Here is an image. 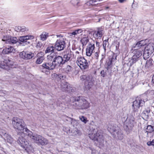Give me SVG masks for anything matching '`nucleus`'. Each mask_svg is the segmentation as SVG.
<instances>
[{"label": "nucleus", "mask_w": 154, "mask_h": 154, "mask_svg": "<svg viewBox=\"0 0 154 154\" xmlns=\"http://www.w3.org/2000/svg\"><path fill=\"white\" fill-rule=\"evenodd\" d=\"M12 61L9 59L4 60L0 63V67L3 69H7L8 66L12 64Z\"/></svg>", "instance_id": "obj_17"}, {"label": "nucleus", "mask_w": 154, "mask_h": 154, "mask_svg": "<svg viewBox=\"0 0 154 154\" xmlns=\"http://www.w3.org/2000/svg\"><path fill=\"white\" fill-rule=\"evenodd\" d=\"M15 31H16L17 32H23L25 31H26V30H27V28H26V27L24 26H18L17 27H16L15 28Z\"/></svg>", "instance_id": "obj_31"}, {"label": "nucleus", "mask_w": 154, "mask_h": 154, "mask_svg": "<svg viewBox=\"0 0 154 154\" xmlns=\"http://www.w3.org/2000/svg\"><path fill=\"white\" fill-rule=\"evenodd\" d=\"M152 54L150 53L149 51L146 50L144 49V53L143 54V57L144 59L146 60L148 58L150 55Z\"/></svg>", "instance_id": "obj_33"}, {"label": "nucleus", "mask_w": 154, "mask_h": 154, "mask_svg": "<svg viewBox=\"0 0 154 154\" xmlns=\"http://www.w3.org/2000/svg\"><path fill=\"white\" fill-rule=\"evenodd\" d=\"M146 136L148 137H152L154 133V127L151 125H148L144 130Z\"/></svg>", "instance_id": "obj_15"}, {"label": "nucleus", "mask_w": 154, "mask_h": 154, "mask_svg": "<svg viewBox=\"0 0 154 154\" xmlns=\"http://www.w3.org/2000/svg\"><path fill=\"white\" fill-rule=\"evenodd\" d=\"M42 46V44L41 42H39L37 45V47L38 48H40Z\"/></svg>", "instance_id": "obj_45"}, {"label": "nucleus", "mask_w": 154, "mask_h": 154, "mask_svg": "<svg viewBox=\"0 0 154 154\" xmlns=\"http://www.w3.org/2000/svg\"><path fill=\"white\" fill-rule=\"evenodd\" d=\"M108 42L106 40H105L103 42V46H106L107 44L108 43Z\"/></svg>", "instance_id": "obj_46"}, {"label": "nucleus", "mask_w": 154, "mask_h": 154, "mask_svg": "<svg viewBox=\"0 0 154 154\" xmlns=\"http://www.w3.org/2000/svg\"><path fill=\"white\" fill-rule=\"evenodd\" d=\"M15 51V49L13 47L8 46L3 49L2 53L4 54H8L12 52H14Z\"/></svg>", "instance_id": "obj_22"}, {"label": "nucleus", "mask_w": 154, "mask_h": 154, "mask_svg": "<svg viewBox=\"0 0 154 154\" xmlns=\"http://www.w3.org/2000/svg\"><path fill=\"white\" fill-rule=\"evenodd\" d=\"M89 41V38L88 36H85L81 39V42L83 45V46H85Z\"/></svg>", "instance_id": "obj_32"}, {"label": "nucleus", "mask_w": 154, "mask_h": 154, "mask_svg": "<svg viewBox=\"0 0 154 154\" xmlns=\"http://www.w3.org/2000/svg\"><path fill=\"white\" fill-rule=\"evenodd\" d=\"M57 37V40L54 45L55 49L58 51H61L64 50L66 48V40L62 35H55Z\"/></svg>", "instance_id": "obj_8"}, {"label": "nucleus", "mask_w": 154, "mask_h": 154, "mask_svg": "<svg viewBox=\"0 0 154 154\" xmlns=\"http://www.w3.org/2000/svg\"><path fill=\"white\" fill-rule=\"evenodd\" d=\"M147 100V96L145 94L141 95L137 97L132 105L134 112H137L139 114L138 109L140 107L143 106L145 102Z\"/></svg>", "instance_id": "obj_6"}, {"label": "nucleus", "mask_w": 154, "mask_h": 154, "mask_svg": "<svg viewBox=\"0 0 154 154\" xmlns=\"http://www.w3.org/2000/svg\"><path fill=\"white\" fill-rule=\"evenodd\" d=\"M28 136L34 143L38 145H45L48 143V140L43 137L37 134H33L32 132L29 130H27Z\"/></svg>", "instance_id": "obj_5"}, {"label": "nucleus", "mask_w": 154, "mask_h": 154, "mask_svg": "<svg viewBox=\"0 0 154 154\" xmlns=\"http://www.w3.org/2000/svg\"><path fill=\"white\" fill-rule=\"evenodd\" d=\"M27 130H29L26 128L25 129L24 131L21 132H19L18 133V135H19L17 140L18 143L22 147L25 148L26 150L32 151L33 150L32 147L31 145L30 144H29L25 138H24V136L26 137L27 138L29 137L28 136L27 133Z\"/></svg>", "instance_id": "obj_3"}, {"label": "nucleus", "mask_w": 154, "mask_h": 154, "mask_svg": "<svg viewBox=\"0 0 154 154\" xmlns=\"http://www.w3.org/2000/svg\"><path fill=\"white\" fill-rule=\"evenodd\" d=\"M2 41L5 42L7 44H14L18 41V39L16 37H11L9 36H4Z\"/></svg>", "instance_id": "obj_14"}, {"label": "nucleus", "mask_w": 154, "mask_h": 154, "mask_svg": "<svg viewBox=\"0 0 154 154\" xmlns=\"http://www.w3.org/2000/svg\"><path fill=\"white\" fill-rule=\"evenodd\" d=\"M54 49L55 48L54 47V46H49L47 48L45 51V52L46 53L53 52Z\"/></svg>", "instance_id": "obj_34"}, {"label": "nucleus", "mask_w": 154, "mask_h": 154, "mask_svg": "<svg viewBox=\"0 0 154 154\" xmlns=\"http://www.w3.org/2000/svg\"><path fill=\"white\" fill-rule=\"evenodd\" d=\"M126 0H118L119 2L121 3L123 2L124 1H125Z\"/></svg>", "instance_id": "obj_49"}, {"label": "nucleus", "mask_w": 154, "mask_h": 154, "mask_svg": "<svg viewBox=\"0 0 154 154\" xmlns=\"http://www.w3.org/2000/svg\"><path fill=\"white\" fill-rule=\"evenodd\" d=\"M42 67L43 68V70L44 69H47L45 71V72H47V74H48L50 72L49 71H48V70H53L55 68L54 66L53 65L52 62H48L46 63H45L42 64Z\"/></svg>", "instance_id": "obj_16"}, {"label": "nucleus", "mask_w": 154, "mask_h": 154, "mask_svg": "<svg viewBox=\"0 0 154 154\" xmlns=\"http://www.w3.org/2000/svg\"><path fill=\"white\" fill-rule=\"evenodd\" d=\"M103 48L105 50L106 46H103Z\"/></svg>", "instance_id": "obj_52"}, {"label": "nucleus", "mask_w": 154, "mask_h": 154, "mask_svg": "<svg viewBox=\"0 0 154 154\" xmlns=\"http://www.w3.org/2000/svg\"><path fill=\"white\" fill-rule=\"evenodd\" d=\"M133 4H134V3H133L132 6H133Z\"/></svg>", "instance_id": "obj_56"}, {"label": "nucleus", "mask_w": 154, "mask_h": 154, "mask_svg": "<svg viewBox=\"0 0 154 154\" xmlns=\"http://www.w3.org/2000/svg\"><path fill=\"white\" fill-rule=\"evenodd\" d=\"M99 54L97 52H95L94 54V57L96 59H97L98 57Z\"/></svg>", "instance_id": "obj_44"}, {"label": "nucleus", "mask_w": 154, "mask_h": 154, "mask_svg": "<svg viewBox=\"0 0 154 154\" xmlns=\"http://www.w3.org/2000/svg\"><path fill=\"white\" fill-rule=\"evenodd\" d=\"M144 49L152 53L154 50V44L152 43H149L145 47Z\"/></svg>", "instance_id": "obj_25"}, {"label": "nucleus", "mask_w": 154, "mask_h": 154, "mask_svg": "<svg viewBox=\"0 0 154 154\" xmlns=\"http://www.w3.org/2000/svg\"><path fill=\"white\" fill-rule=\"evenodd\" d=\"M34 56V54L31 52L23 51L19 54L20 57L26 60L31 59L33 58Z\"/></svg>", "instance_id": "obj_13"}, {"label": "nucleus", "mask_w": 154, "mask_h": 154, "mask_svg": "<svg viewBox=\"0 0 154 154\" xmlns=\"http://www.w3.org/2000/svg\"><path fill=\"white\" fill-rule=\"evenodd\" d=\"M71 51H68L65 54L63 57L56 55L54 54H51L47 56L48 59L52 60V63L55 68L61 66L68 61L71 57Z\"/></svg>", "instance_id": "obj_1"}, {"label": "nucleus", "mask_w": 154, "mask_h": 154, "mask_svg": "<svg viewBox=\"0 0 154 154\" xmlns=\"http://www.w3.org/2000/svg\"><path fill=\"white\" fill-rule=\"evenodd\" d=\"M103 28L102 27L97 28V30L94 31V37L97 39H100L103 34Z\"/></svg>", "instance_id": "obj_19"}, {"label": "nucleus", "mask_w": 154, "mask_h": 154, "mask_svg": "<svg viewBox=\"0 0 154 154\" xmlns=\"http://www.w3.org/2000/svg\"><path fill=\"white\" fill-rule=\"evenodd\" d=\"M99 0H91L89 1L87 3V4L88 5H91L92 6H94L95 5L94 4H93L94 2H96L97 1H100Z\"/></svg>", "instance_id": "obj_38"}, {"label": "nucleus", "mask_w": 154, "mask_h": 154, "mask_svg": "<svg viewBox=\"0 0 154 154\" xmlns=\"http://www.w3.org/2000/svg\"><path fill=\"white\" fill-rule=\"evenodd\" d=\"M125 118H122V121H123V120H125Z\"/></svg>", "instance_id": "obj_53"}, {"label": "nucleus", "mask_w": 154, "mask_h": 154, "mask_svg": "<svg viewBox=\"0 0 154 154\" xmlns=\"http://www.w3.org/2000/svg\"><path fill=\"white\" fill-rule=\"evenodd\" d=\"M76 62L78 65L80 67L81 69H87L88 67V63L83 57H78Z\"/></svg>", "instance_id": "obj_12"}, {"label": "nucleus", "mask_w": 154, "mask_h": 154, "mask_svg": "<svg viewBox=\"0 0 154 154\" xmlns=\"http://www.w3.org/2000/svg\"><path fill=\"white\" fill-rule=\"evenodd\" d=\"M5 138L7 142L10 143H11L13 142V138L11 137L10 135L7 134L5 137Z\"/></svg>", "instance_id": "obj_35"}, {"label": "nucleus", "mask_w": 154, "mask_h": 154, "mask_svg": "<svg viewBox=\"0 0 154 154\" xmlns=\"http://www.w3.org/2000/svg\"><path fill=\"white\" fill-rule=\"evenodd\" d=\"M147 144L149 146H154V139L152 140V141L148 142Z\"/></svg>", "instance_id": "obj_43"}, {"label": "nucleus", "mask_w": 154, "mask_h": 154, "mask_svg": "<svg viewBox=\"0 0 154 154\" xmlns=\"http://www.w3.org/2000/svg\"><path fill=\"white\" fill-rule=\"evenodd\" d=\"M73 70V68L71 66L69 65H66L63 69V70L67 74H70L72 72Z\"/></svg>", "instance_id": "obj_26"}, {"label": "nucleus", "mask_w": 154, "mask_h": 154, "mask_svg": "<svg viewBox=\"0 0 154 154\" xmlns=\"http://www.w3.org/2000/svg\"><path fill=\"white\" fill-rule=\"evenodd\" d=\"M76 53H79V52H78V51H76Z\"/></svg>", "instance_id": "obj_55"}, {"label": "nucleus", "mask_w": 154, "mask_h": 154, "mask_svg": "<svg viewBox=\"0 0 154 154\" xmlns=\"http://www.w3.org/2000/svg\"><path fill=\"white\" fill-rule=\"evenodd\" d=\"M79 119H80L85 124H86L88 120L85 117L83 116H81L79 117Z\"/></svg>", "instance_id": "obj_37"}, {"label": "nucleus", "mask_w": 154, "mask_h": 154, "mask_svg": "<svg viewBox=\"0 0 154 154\" xmlns=\"http://www.w3.org/2000/svg\"><path fill=\"white\" fill-rule=\"evenodd\" d=\"M33 38L34 36L32 35H26L20 37L19 38V40L20 42L25 43L26 44H28L30 43L29 41Z\"/></svg>", "instance_id": "obj_20"}, {"label": "nucleus", "mask_w": 154, "mask_h": 154, "mask_svg": "<svg viewBox=\"0 0 154 154\" xmlns=\"http://www.w3.org/2000/svg\"><path fill=\"white\" fill-rule=\"evenodd\" d=\"M150 110L149 109L145 110L143 112V115H144L145 116H148V114L150 112Z\"/></svg>", "instance_id": "obj_41"}, {"label": "nucleus", "mask_w": 154, "mask_h": 154, "mask_svg": "<svg viewBox=\"0 0 154 154\" xmlns=\"http://www.w3.org/2000/svg\"><path fill=\"white\" fill-rule=\"evenodd\" d=\"M116 59V58H112V59L110 61V64H112V61L113 60H115Z\"/></svg>", "instance_id": "obj_48"}, {"label": "nucleus", "mask_w": 154, "mask_h": 154, "mask_svg": "<svg viewBox=\"0 0 154 154\" xmlns=\"http://www.w3.org/2000/svg\"><path fill=\"white\" fill-rule=\"evenodd\" d=\"M49 36L48 33L46 32H43L40 35V40L42 41L46 40L47 38Z\"/></svg>", "instance_id": "obj_27"}, {"label": "nucleus", "mask_w": 154, "mask_h": 154, "mask_svg": "<svg viewBox=\"0 0 154 154\" xmlns=\"http://www.w3.org/2000/svg\"><path fill=\"white\" fill-rule=\"evenodd\" d=\"M131 51L134 54L131 59L130 61V64L131 65L133 64L137 61L139 58L142 56V51L138 49H134Z\"/></svg>", "instance_id": "obj_11"}, {"label": "nucleus", "mask_w": 154, "mask_h": 154, "mask_svg": "<svg viewBox=\"0 0 154 154\" xmlns=\"http://www.w3.org/2000/svg\"><path fill=\"white\" fill-rule=\"evenodd\" d=\"M118 127L114 125H109L108 127V130L110 132H116L117 129H118Z\"/></svg>", "instance_id": "obj_29"}, {"label": "nucleus", "mask_w": 154, "mask_h": 154, "mask_svg": "<svg viewBox=\"0 0 154 154\" xmlns=\"http://www.w3.org/2000/svg\"><path fill=\"white\" fill-rule=\"evenodd\" d=\"M43 54L42 52H40L38 53L37 54V58L35 62L36 64H39L43 62L45 59Z\"/></svg>", "instance_id": "obj_24"}, {"label": "nucleus", "mask_w": 154, "mask_h": 154, "mask_svg": "<svg viewBox=\"0 0 154 154\" xmlns=\"http://www.w3.org/2000/svg\"><path fill=\"white\" fill-rule=\"evenodd\" d=\"M101 76L103 77H105L107 75V71L104 70H102L100 72Z\"/></svg>", "instance_id": "obj_40"}, {"label": "nucleus", "mask_w": 154, "mask_h": 154, "mask_svg": "<svg viewBox=\"0 0 154 154\" xmlns=\"http://www.w3.org/2000/svg\"><path fill=\"white\" fill-rule=\"evenodd\" d=\"M54 76H55L56 77H58L60 79L63 80L64 79L66 78V75L62 74H59V75H57V74H54Z\"/></svg>", "instance_id": "obj_36"}, {"label": "nucleus", "mask_w": 154, "mask_h": 154, "mask_svg": "<svg viewBox=\"0 0 154 154\" xmlns=\"http://www.w3.org/2000/svg\"><path fill=\"white\" fill-rule=\"evenodd\" d=\"M71 104L76 108L85 109L90 106V103L82 97H72L70 100Z\"/></svg>", "instance_id": "obj_2"}, {"label": "nucleus", "mask_w": 154, "mask_h": 154, "mask_svg": "<svg viewBox=\"0 0 154 154\" xmlns=\"http://www.w3.org/2000/svg\"><path fill=\"white\" fill-rule=\"evenodd\" d=\"M61 88L63 91H67L69 92H73L74 91L72 87L69 86V84L66 82L61 83Z\"/></svg>", "instance_id": "obj_18"}, {"label": "nucleus", "mask_w": 154, "mask_h": 154, "mask_svg": "<svg viewBox=\"0 0 154 154\" xmlns=\"http://www.w3.org/2000/svg\"><path fill=\"white\" fill-rule=\"evenodd\" d=\"M79 2V0H71V2L75 6H77Z\"/></svg>", "instance_id": "obj_39"}, {"label": "nucleus", "mask_w": 154, "mask_h": 154, "mask_svg": "<svg viewBox=\"0 0 154 154\" xmlns=\"http://www.w3.org/2000/svg\"><path fill=\"white\" fill-rule=\"evenodd\" d=\"M150 61L151 62V60H149V61H148V60H147V61H146V63H148V62H149Z\"/></svg>", "instance_id": "obj_51"}, {"label": "nucleus", "mask_w": 154, "mask_h": 154, "mask_svg": "<svg viewBox=\"0 0 154 154\" xmlns=\"http://www.w3.org/2000/svg\"><path fill=\"white\" fill-rule=\"evenodd\" d=\"M146 40H142L138 42L136 44H134L132 46L131 51H132L134 48H140L141 47L146 45Z\"/></svg>", "instance_id": "obj_23"}, {"label": "nucleus", "mask_w": 154, "mask_h": 154, "mask_svg": "<svg viewBox=\"0 0 154 154\" xmlns=\"http://www.w3.org/2000/svg\"><path fill=\"white\" fill-rule=\"evenodd\" d=\"M82 31L83 30L81 29H76L72 32L70 33H69V35L71 36L75 37V35L81 33Z\"/></svg>", "instance_id": "obj_28"}, {"label": "nucleus", "mask_w": 154, "mask_h": 154, "mask_svg": "<svg viewBox=\"0 0 154 154\" xmlns=\"http://www.w3.org/2000/svg\"><path fill=\"white\" fill-rule=\"evenodd\" d=\"M88 135L91 139L94 141H97L101 147L103 146V137L97 128L90 129Z\"/></svg>", "instance_id": "obj_4"}, {"label": "nucleus", "mask_w": 154, "mask_h": 154, "mask_svg": "<svg viewBox=\"0 0 154 154\" xmlns=\"http://www.w3.org/2000/svg\"><path fill=\"white\" fill-rule=\"evenodd\" d=\"M117 137L119 140H121L123 138V135L122 130L120 129H118V131L116 132Z\"/></svg>", "instance_id": "obj_30"}, {"label": "nucleus", "mask_w": 154, "mask_h": 154, "mask_svg": "<svg viewBox=\"0 0 154 154\" xmlns=\"http://www.w3.org/2000/svg\"><path fill=\"white\" fill-rule=\"evenodd\" d=\"M80 79L82 81H86L88 83L85 85V88L87 90H89L93 85L94 80L91 76L88 75H83L80 77Z\"/></svg>", "instance_id": "obj_10"}, {"label": "nucleus", "mask_w": 154, "mask_h": 154, "mask_svg": "<svg viewBox=\"0 0 154 154\" xmlns=\"http://www.w3.org/2000/svg\"><path fill=\"white\" fill-rule=\"evenodd\" d=\"M135 123L134 117L132 115L128 116L124 122L125 129L126 131L131 130Z\"/></svg>", "instance_id": "obj_9"}, {"label": "nucleus", "mask_w": 154, "mask_h": 154, "mask_svg": "<svg viewBox=\"0 0 154 154\" xmlns=\"http://www.w3.org/2000/svg\"><path fill=\"white\" fill-rule=\"evenodd\" d=\"M152 83L154 84V75H153V76L152 77Z\"/></svg>", "instance_id": "obj_50"}, {"label": "nucleus", "mask_w": 154, "mask_h": 154, "mask_svg": "<svg viewBox=\"0 0 154 154\" xmlns=\"http://www.w3.org/2000/svg\"><path fill=\"white\" fill-rule=\"evenodd\" d=\"M96 45L98 47H99V46L100 45V43L99 42H98L97 41L96 42Z\"/></svg>", "instance_id": "obj_47"}, {"label": "nucleus", "mask_w": 154, "mask_h": 154, "mask_svg": "<svg viewBox=\"0 0 154 154\" xmlns=\"http://www.w3.org/2000/svg\"><path fill=\"white\" fill-rule=\"evenodd\" d=\"M6 134V132L5 130L3 129H0V135L2 137L3 135L5 137V136Z\"/></svg>", "instance_id": "obj_42"}, {"label": "nucleus", "mask_w": 154, "mask_h": 154, "mask_svg": "<svg viewBox=\"0 0 154 154\" xmlns=\"http://www.w3.org/2000/svg\"><path fill=\"white\" fill-rule=\"evenodd\" d=\"M94 48V43H89L86 49V54L87 56H90L91 55Z\"/></svg>", "instance_id": "obj_21"}, {"label": "nucleus", "mask_w": 154, "mask_h": 154, "mask_svg": "<svg viewBox=\"0 0 154 154\" xmlns=\"http://www.w3.org/2000/svg\"><path fill=\"white\" fill-rule=\"evenodd\" d=\"M12 124L14 129L18 132L24 131L26 128H24V122L23 121L17 117H14L12 120Z\"/></svg>", "instance_id": "obj_7"}, {"label": "nucleus", "mask_w": 154, "mask_h": 154, "mask_svg": "<svg viewBox=\"0 0 154 154\" xmlns=\"http://www.w3.org/2000/svg\"><path fill=\"white\" fill-rule=\"evenodd\" d=\"M146 85H148V86H149V84H147V83H146Z\"/></svg>", "instance_id": "obj_54"}]
</instances>
